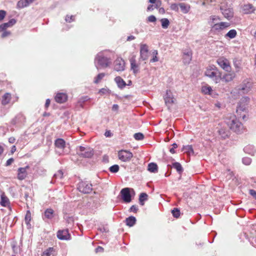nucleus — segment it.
<instances>
[{"mask_svg":"<svg viewBox=\"0 0 256 256\" xmlns=\"http://www.w3.org/2000/svg\"><path fill=\"white\" fill-rule=\"evenodd\" d=\"M202 91L205 94L211 95L212 94V90L211 86H205L202 87Z\"/></svg>","mask_w":256,"mask_h":256,"instance_id":"obj_40","label":"nucleus"},{"mask_svg":"<svg viewBox=\"0 0 256 256\" xmlns=\"http://www.w3.org/2000/svg\"><path fill=\"white\" fill-rule=\"evenodd\" d=\"M138 210V208L137 206H135V205H133L132 206L130 210H129V211L130 212H136Z\"/></svg>","mask_w":256,"mask_h":256,"instance_id":"obj_59","label":"nucleus"},{"mask_svg":"<svg viewBox=\"0 0 256 256\" xmlns=\"http://www.w3.org/2000/svg\"><path fill=\"white\" fill-rule=\"evenodd\" d=\"M130 69L134 74H137L140 72L139 65L136 64L135 56H132L130 59Z\"/></svg>","mask_w":256,"mask_h":256,"instance_id":"obj_16","label":"nucleus"},{"mask_svg":"<svg viewBox=\"0 0 256 256\" xmlns=\"http://www.w3.org/2000/svg\"><path fill=\"white\" fill-rule=\"evenodd\" d=\"M6 14V11L4 10H0V21L4 20Z\"/></svg>","mask_w":256,"mask_h":256,"instance_id":"obj_58","label":"nucleus"},{"mask_svg":"<svg viewBox=\"0 0 256 256\" xmlns=\"http://www.w3.org/2000/svg\"><path fill=\"white\" fill-rule=\"evenodd\" d=\"M148 195L145 192H142L139 196V202L141 206L144 205V202L148 200Z\"/></svg>","mask_w":256,"mask_h":256,"instance_id":"obj_37","label":"nucleus"},{"mask_svg":"<svg viewBox=\"0 0 256 256\" xmlns=\"http://www.w3.org/2000/svg\"><path fill=\"white\" fill-rule=\"evenodd\" d=\"M148 46L146 44H141L140 48V58L142 60H146L148 57Z\"/></svg>","mask_w":256,"mask_h":256,"instance_id":"obj_12","label":"nucleus"},{"mask_svg":"<svg viewBox=\"0 0 256 256\" xmlns=\"http://www.w3.org/2000/svg\"><path fill=\"white\" fill-rule=\"evenodd\" d=\"M242 59L240 58H236L234 59L233 62L234 66L236 70V72H238L241 68Z\"/></svg>","mask_w":256,"mask_h":256,"instance_id":"obj_33","label":"nucleus"},{"mask_svg":"<svg viewBox=\"0 0 256 256\" xmlns=\"http://www.w3.org/2000/svg\"><path fill=\"white\" fill-rule=\"evenodd\" d=\"M125 62L122 58H118L114 62V70L117 72L124 70Z\"/></svg>","mask_w":256,"mask_h":256,"instance_id":"obj_11","label":"nucleus"},{"mask_svg":"<svg viewBox=\"0 0 256 256\" xmlns=\"http://www.w3.org/2000/svg\"><path fill=\"white\" fill-rule=\"evenodd\" d=\"M179 6L181 11L184 14L188 13L190 8V4L184 2L179 3Z\"/></svg>","mask_w":256,"mask_h":256,"instance_id":"obj_29","label":"nucleus"},{"mask_svg":"<svg viewBox=\"0 0 256 256\" xmlns=\"http://www.w3.org/2000/svg\"><path fill=\"white\" fill-rule=\"evenodd\" d=\"M29 168V166H27L24 168H20L18 170L17 178L19 180H24L27 176L26 170Z\"/></svg>","mask_w":256,"mask_h":256,"instance_id":"obj_17","label":"nucleus"},{"mask_svg":"<svg viewBox=\"0 0 256 256\" xmlns=\"http://www.w3.org/2000/svg\"><path fill=\"white\" fill-rule=\"evenodd\" d=\"M54 146L60 149H64L66 147V142L62 138H57L54 142Z\"/></svg>","mask_w":256,"mask_h":256,"instance_id":"obj_25","label":"nucleus"},{"mask_svg":"<svg viewBox=\"0 0 256 256\" xmlns=\"http://www.w3.org/2000/svg\"><path fill=\"white\" fill-rule=\"evenodd\" d=\"M172 213L174 217L176 218H178L180 216V210L178 208H174L172 210Z\"/></svg>","mask_w":256,"mask_h":256,"instance_id":"obj_49","label":"nucleus"},{"mask_svg":"<svg viewBox=\"0 0 256 256\" xmlns=\"http://www.w3.org/2000/svg\"><path fill=\"white\" fill-rule=\"evenodd\" d=\"M218 66L226 72H229L231 70V66L228 59L224 57H220L216 60Z\"/></svg>","mask_w":256,"mask_h":256,"instance_id":"obj_7","label":"nucleus"},{"mask_svg":"<svg viewBox=\"0 0 256 256\" xmlns=\"http://www.w3.org/2000/svg\"><path fill=\"white\" fill-rule=\"evenodd\" d=\"M161 2L158 0L154 3V4L149 5L147 8L148 10L152 11L154 8H158L161 6Z\"/></svg>","mask_w":256,"mask_h":256,"instance_id":"obj_42","label":"nucleus"},{"mask_svg":"<svg viewBox=\"0 0 256 256\" xmlns=\"http://www.w3.org/2000/svg\"><path fill=\"white\" fill-rule=\"evenodd\" d=\"M54 250L53 248H49L43 252L42 256H54Z\"/></svg>","mask_w":256,"mask_h":256,"instance_id":"obj_38","label":"nucleus"},{"mask_svg":"<svg viewBox=\"0 0 256 256\" xmlns=\"http://www.w3.org/2000/svg\"><path fill=\"white\" fill-rule=\"evenodd\" d=\"M132 192L134 194V191L132 188H122L120 192L122 200L126 203L130 202L132 201Z\"/></svg>","mask_w":256,"mask_h":256,"instance_id":"obj_6","label":"nucleus"},{"mask_svg":"<svg viewBox=\"0 0 256 256\" xmlns=\"http://www.w3.org/2000/svg\"><path fill=\"white\" fill-rule=\"evenodd\" d=\"M205 76L212 79L215 83L217 84L220 81V74L218 68L214 66H210L207 68L204 73Z\"/></svg>","mask_w":256,"mask_h":256,"instance_id":"obj_3","label":"nucleus"},{"mask_svg":"<svg viewBox=\"0 0 256 256\" xmlns=\"http://www.w3.org/2000/svg\"><path fill=\"white\" fill-rule=\"evenodd\" d=\"M250 194L253 196L254 198L256 199V190H249Z\"/></svg>","mask_w":256,"mask_h":256,"instance_id":"obj_62","label":"nucleus"},{"mask_svg":"<svg viewBox=\"0 0 256 256\" xmlns=\"http://www.w3.org/2000/svg\"><path fill=\"white\" fill-rule=\"evenodd\" d=\"M242 163L246 166L250 165L252 162V160L248 157H244L242 159Z\"/></svg>","mask_w":256,"mask_h":256,"instance_id":"obj_52","label":"nucleus"},{"mask_svg":"<svg viewBox=\"0 0 256 256\" xmlns=\"http://www.w3.org/2000/svg\"><path fill=\"white\" fill-rule=\"evenodd\" d=\"M132 156V154L128 150H120L118 152V158L124 162H130Z\"/></svg>","mask_w":256,"mask_h":256,"instance_id":"obj_8","label":"nucleus"},{"mask_svg":"<svg viewBox=\"0 0 256 256\" xmlns=\"http://www.w3.org/2000/svg\"><path fill=\"white\" fill-rule=\"evenodd\" d=\"M236 75L234 72L225 74L221 78L220 80L224 82H228L232 80Z\"/></svg>","mask_w":256,"mask_h":256,"instance_id":"obj_23","label":"nucleus"},{"mask_svg":"<svg viewBox=\"0 0 256 256\" xmlns=\"http://www.w3.org/2000/svg\"><path fill=\"white\" fill-rule=\"evenodd\" d=\"M244 151L251 156H254L256 152V150L252 145H248L244 148Z\"/></svg>","mask_w":256,"mask_h":256,"instance_id":"obj_24","label":"nucleus"},{"mask_svg":"<svg viewBox=\"0 0 256 256\" xmlns=\"http://www.w3.org/2000/svg\"><path fill=\"white\" fill-rule=\"evenodd\" d=\"M120 167L118 164H114L109 168L110 171L112 173H116L118 172Z\"/></svg>","mask_w":256,"mask_h":256,"instance_id":"obj_48","label":"nucleus"},{"mask_svg":"<svg viewBox=\"0 0 256 256\" xmlns=\"http://www.w3.org/2000/svg\"><path fill=\"white\" fill-rule=\"evenodd\" d=\"M54 217V211L52 208H47L44 213V217L43 219L45 220L46 218L52 219Z\"/></svg>","mask_w":256,"mask_h":256,"instance_id":"obj_28","label":"nucleus"},{"mask_svg":"<svg viewBox=\"0 0 256 256\" xmlns=\"http://www.w3.org/2000/svg\"><path fill=\"white\" fill-rule=\"evenodd\" d=\"M148 20L149 22H154L156 20V18L154 16L151 15L148 18Z\"/></svg>","mask_w":256,"mask_h":256,"instance_id":"obj_57","label":"nucleus"},{"mask_svg":"<svg viewBox=\"0 0 256 256\" xmlns=\"http://www.w3.org/2000/svg\"><path fill=\"white\" fill-rule=\"evenodd\" d=\"M242 10L244 14H248L253 12L254 8L252 4H248L244 6Z\"/></svg>","mask_w":256,"mask_h":256,"instance_id":"obj_27","label":"nucleus"},{"mask_svg":"<svg viewBox=\"0 0 256 256\" xmlns=\"http://www.w3.org/2000/svg\"><path fill=\"white\" fill-rule=\"evenodd\" d=\"M172 148H170V152L172 153V154H174L175 153V150H174V149L176 148L177 147H178V145L176 144V143H174L172 144Z\"/></svg>","mask_w":256,"mask_h":256,"instance_id":"obj_61","label":"nucleus"},{"mask_svg":"<svg viewBox=\"0 0 256 256\" xmlns=\"http://www.w3.org/2000/svg\"><path fill=\"white\" fill-rule=\"evenodd\" d=\"M25 122V117L22 114H19L16 116V117L13 118L11 123L13 125H16V124H23Z\"/></svg>","mask_w":256,"mask_h":256,"instance_id":"obj_18","label":"nucleus"},{"mask_svg":"<svg viewBox=\"0 0 256 256\" xmlns=\"http://www.w3.org/2000/svg\"><path fill=\"white\" fill-rule=\"evenodd\" d=\"M192 52L191 50H188L184 52L183 62L185 64H190L192 60Z\"/></svg>","mask_w":256,"mask_h":256,"instance_id":"obj_21","label":"nucleus"},{"mask_svg":"<svg viewBox=\"0 0 256 256\" xmlns=\"http://www.w3.org/2000/svg\"><path fill=\"white\" fill-rule=\"evenodd\" d=\"M252 84L248 80H244L238 87V92L240 94H245L249 92L251 89Z\"/></svg>","mask_w":256,"mask_h":256,"instance_id":"obj_9","label":"nucleus"},{"mask_svg":"<svg viewBox=\"0 0 256 256\" xmlns=\"http://www.w3.org/2000/svg\"><path fill=\"white\" fill-rule=\"evenodd\" d=\"M10 98H11V95L10 94H9V93L5 94L2 98V104L3 105L7 104L10 102Z\"/></svg>","mask_w":256,"mask_h":256,"instance_id":"obj_34","label":"nucleus"},{"mask_svg":"<svg viewBox=\"0 0 256 256\" xmlns=\"http://www.w3.org/2000/svg\"><path fill=\"white\" fill-rule=\"evenodd\" d=\"M114 81L117 84L118 86L120 89H122L126 86V82L120 76H116L114 78Z\"/></svg>","mask_w":256,"mask_h":256,"instance_id":"obj_26","label":"nucleus"},{"mask_svg":"<svg viewBox=\"0 0 256 256\" xmlns=\"http://www.w3.org/2000/svg\"><path fill=\"white\" fill-rule=\"evenodd\" d=\"M162 26L163 28L166 29L170 24V22L168 18H163L160 20Z\"/></svg>","mask_w":256,"mask_h":256,"instance_id":"obj_45","label":"nucleus"},{"mask_svg":"<svg viewBox=\"0 0 256 256\" xmlns=\"http://www.w3.org/2000/svg\"><path fill=\"white\" fill-rule=\"evenodd\" d=\"M220 10L224 16L228 20L231 19L234 16V12L231 8H225L222 6H220Z\"/></svg>","mask_w":256,"mask_h":256,"instance_id":"obj_15","label":"nucleus"},{"mask_svg":"<svg viewBox=\"0 0 256 256\" xmlns=\"http://www.w3.org/2000/svg\"><path fill=\"white\" fill-rule=\"evenodd\" d=\"M104 73H100L95 78L94 80V83L95 84H98L104 78V77L105 76Z\"/></svg>","mask_w":256,"mask_h":256,"instance_id":"obj_46","label":"nucleus"},{"mask_svg":"<svg viewBox=\"0 0 256 256\" xmlns=\"http://www.w3.org/2000/svg\"><path fill=\"white\" fill-rule=\"evenodd\" d=\"M179 8V4L173 3L171 4L170 6V9L176 12L178 11Z\"/></svg>","mask_w":256,"mask_h":256,"instance_id":"obj_51","label":"nucleus"},{"mask_svg":"<svg viewBox=\"0 0 256 256\" xmlns=\"http://www.w3.org/2000/svg\"><path fill=\"white\" fill-rule=\"evenodd\" d=\"M230 26V24L226 22H220L216 23L211 26L212 30L214 32H220Z\"/></svg>","mask_w":256,"mask_h":256,"instance_id":"obj_10","label":"nucleus"},{"mask_svg":"<svg viewBox=\"0 0 256 256\" xmlns=\"http://www.w3.org/2000/svg\"><path fill=\"white\" fill-rule=\"evenodd\" d=\"M111 63V58L106 56L102 52L98 53L94 59V64L98 70L109 66Z\"/></svg>","mask_w":256,"mask_h":256,"instance_id":"obj_1","label":"nucleus"},{"mask_svg":"<svg viewBox=\"0 0 256 256\" xmlns=\"http://www.w3.org/2000/svg\"><path fill=\"white\" fill-rule=\"evenodd\" d=\"M182 150L188 155L192 154H194V152L192 145L184 146Z\"/></svg>","mask_w":256,"mask_h":256,"instance_id":"obj_36","label":"nucleus"},{"mask_svg":"<svg viewBox=\"0 0 256 256\" xmlns=\"http://www.w3.org/2000/svg\"><path fill=\"white\" fill-rule=\"evenodd\" d=\"M134 137L136 140H140L144 139V136L142 133L138 132L134 134Z\"/></svg>","mask_w":256,"mask_h":256,"instance_id":"obj_50","label":"nucleus"},{"mask_svg":"<svg viewBox=\"0 0 256 256\" xmlns=\"http://www.w3.org/2000/svg\"><path fill=\"white\" fill-rule=\"evenodd\" d=\"M101 94H106L110 92V90L108 88H102L100 90L99 92Z\"/></svg>","mask_w":256,"mask_h":256,"instance_id":"obj_56","label":"nucleus"},{"mask_svg":"<svg viewBox=\"0 0 256 256\" xmlns=\"http://www.w3.org/2000/svg\"><path fill=\"white\" fill-rule=\"evenodd\" d=\"M236 31L235 30H231L225 35V38H234L236 36Z\"/></svg>","mask_w":256,"mask_h":256,"instance_id":"obj_43","label":"nucleus"},{"mask_svg":"<svg viewBox=\"0 0 256 256\" xmlns=\"http://www.w3.org/2000/svg\"><path fill=\"white\" fill-rule=\"evenodd\" d=\"M67 98V95L62 92L58 93L55 96L56 101L60 104L65 102Z\"/></svg>","mask_w":256,"mask_h":256,"instance_id":"obj_20","label":"nucleus"},{"mask_svg":"<svg viewBox=\"0 0 256 256\" xmlns=\"http://www.w3.org/2000/svg\"><path fill=\"white\" fill-rule=\"evenodd\" d=\"M16 20L14 18L10 20L8 22H4L0 25V31H4L8 28H10L16 24Z\"/></svg>","mask_w":256,"mask_h":256,"instance_id":"obj_19","label":"nucleus"},{"mask_svg":"<svg viewBox=\"0 0 256 256\" xmlns=\"http://www.w3.org/2000/svg\"><path fill=\"white\" fill-rule=\"evenodd\" d=\"M220 18L218 16H212L210 17L208 22L209 25L212 26L213 24H216V23L220 22Z\"/></svg>","mask_w":256,"mask_h":256,"instance_id":"obj_32","label":"nucleus"},{"mask_svg":"<svg viewBox=\"0 0 256 256\" xmlns=\"http://www.w3.org/2000/svg\"><path fill=\"white\" fill-rule=\"evenodd\" d=\"M249 100V98L248 97L243 98L240 102V104L237 108V112L238 111H244L246 109V106H242V102H248Z\"/></svg>","mask_w":256,"mask_h":256,"instance_id":"obj_41","label":"nucleus"},{"mask_svg":"<svg viewBox=\"0 0 256 256\" xmlns=\"http://www.w3.org/2000/svg\"><path fill=\"white\" fill-rule=\"evenodd\" d=\"M136 218L134 216H130L126 219V223L127 226L131 227L136 224Z\"/></svg>","mask_w":256,"mask_h":256,"instance_id":"obj_30","label":"nucleus"},{"mask_svg":"<svg viewBox=\"0 0 256 256\" xmlns=\"http://www.w3.org/2000/svg\"><path fill=\"white\" fill-rule=\"evenodd\" d=\"M158 52L157 50H154L152 52V58L150 60V62H158L159 60L157 56Z\"/></svg>","mask_w":256,"mask_h":256,"instance_id":"obj_44","label":"nucleus"},{"mask_svg":"<svg viewBox=\"0 0 256 256\" xmlns=\"http://www.w3.org/2000/svg\"><path fill=\"white\" fill-rule=\"evenodd\" d=\"M164 98L166 105L168 106L174 102V98L170 90H166V94L164 96Z\"/></svg>","mask_w":256,"mask_h":256,"instance_id":"obj_14","label":"nucleus"},{"mask_svg":"<svg viewBox=\"0 0 256 256\" xmlns=\"http://www.w3.org/2000/svg\"><path fill=\"white\" fill-rule=\"evenodd\" d=\"M229 133V131L224 128H220L218 130V134L223 139H226L228 138Z\"/></svg>","mask_w":256,"mask_h":256,"instance_id":"obj_35","label":"nucleus"},{"mask_svg":"<svg viewBox=\"0 0 256 256\" xmlns=\"http://www.w3.org/2000/svg\"><path fill=\"white\" fill-rule=\"evenodd\" d=\"M32 2V0H20L17 3L16 8L18 9L22 8L28 6Z\"/></svg>","mask_w":256,"mask_h":256,"instance_id":"obj_22","label":"nucleus"},{"mask_svg":"<svg viewBox=\"0 0 256 256\" xmlns=\"http://www.w3.org/2000/svg\"><path fill=\"white\" fill-rule=\"evenodd\" d=\"M14 161V160L13 158H9L6 162V166H8L11 164L12 162H13Z\"/></svg>","mask_w":256,"mask_h":256,"instance_id":"obj_63","label":"nucleus"},{"mask_svg":"<svg viewBox=\"0 0 256 256\" xmlns=\"http://www.w3.org/2000/svg\"><path fill=\"white\" fill-rule=\"evenodd\" d=\"M57 237L60 240H69L70 238L68 229L59 230L57 232Z\"/></svg>","mask_w":256,"mask_h":256,"instance_id":"obj_13","label":"nucleus"},{"mask_svg":"<svg viewBox=\"0 0 256 256\" xmlns=\"http://www.w3.org/2000/svg\"><path fill=\"white\" fill-rule=\"evenodd\" d=\"M78 154L82 158H90L94 155L93 150L88 146H80L77 148Z\"/></svg>","mask_w":256,"mask_h":256,"instance_id":"obj_4","label":"nucleus"},{"mask_svg":"<svg viewBox=\"0 0 256 256\" xmlns=\"http://www.w3.org/2000/svg\"><path fill=\"white\" fill-rule=\"evenodd\" d=\"M2 36H1L2 38H6L10 35V31L6 30H4V31H2Z\"/></svg>","mask_w":256,"mask_h":256,"instance_id":"obj_55","label":"nucleus"},{"mask_svg":"<svg viewBox=\"0 0 256 256\" xmlns=\"http://www.w3.org/2000/svg\"><path fill=\"white\" fill-rule=\"evenodd\" d=\"M65 20L66 22H73L74 20V16H72H72L67 15L66 16Z\"/></svg>","mask_w":256,"mask_h":256,"instance_id":"obj_54","label":"nucleus"},{"mask_svg":"<svg viewBox=\"0 0 256 256\" xmlns=\"http://www.w3.org/2000/svg\"><path fill=\"white\" fill-rule=\"evenodd\" d=\"M63 174L62 171L59 170L54 175L53 178L60 180L63 178Z\"/></svg>","mask_w":256,"mask_h":256,"instance_id":"obj_47","label":"nucleus"},{"mask_svg":"<svg viewBox=\"0 0 256 256\" xmlns=\"http://www.w3.org/2000/svg\"><path fill=\"white\" fill-rule=\"evenodd\" d=\"M8 202V199L4 197H2L1 201L0 202V204L2 206H6V204Z\"/></svg>","mask_w":256,"mask_h":256,"instance_id":"obj_60","label":"nucleus"},{"mask_svg":"<svg viewBox=\"0 0 256 256\" xmlns=\"http://www.w3.org/2000/svg\"><path fill=\"white\" fill-rule=\"evenodd\" d=\"M148 170L151 172H157L158 171V165L154 162H150L148 164Z\"/></svg>","mask_w":256,"mask_h":256,"instance_id":"obj_31","label":"nucleus"},{"mask_svg":"<svg viewBox=\"0 0 256 256\" xmlns=\"http://www.w3.org/2000/svg\"><path fill=\"white\" fill-rule=\"evenodd\" d=\"M30 221V213L28 211L25 216V222L26 224H29Z\"/></svg>","mask_w":256,"mask_h":256,"instance_id":"obj_53","label":"nucleus"},{"mask_svg":"<svg viewBox=\"0 0 256 256\" xmlns=\"http://www.w3.org/2000/svg\"><path fill=\"white\" fill-rule=\"evenodd\" d=\"M172 168H175L179 174L182 173L184 170L182 165L178 162H174L172 164Z\"/></svg>","mask_w":256,"mask_h":256,"instance_id":"obj_39","label":"nucleus"},{"mask_svg":"<svg viewBox=\"0 0 256 256\" xmlns=\"http://www.w3.org/2000/svg\"><path fill=\"white\" fill-rule=\"evenodd\" d=\"M228 126L234 132L240 134L243 132V125L237 118L233 116L226 122Z\"/></svg>","mask_w":256,"mask_h":256,"instance_id":"obj_2","label":"nucleus"},{"mask_svg":"<svg viewBox=\"0 0 256 256\" xmlns=\"http://www.w3.org/2000/svg\"><path fill=\"white\" fill-rule=\"evenodd\" d=\"M104 136L106 137H110L112 136V134L110 130H107Z\"/></svg>","mask_w":256,"mask_h":256,"instance_id":"obj_64","label":"nucleus"},{"mask_svg":"<svg viewBox=\"0 0 256 256\" xmlns=\"http://www.w3.org/2000/svg\"><path fill=\"white\" fill-rule=\"evenodd\" d=\"M92 184L86 181H81L78 184V190L84 194H90L92 190Z\"/></svg>","mask_w":256,"mask_h":256,"instance_id":"obj_5","label":"nucleus"}]
</instances>
